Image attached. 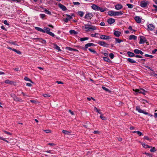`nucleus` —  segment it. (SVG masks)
<instances>
[{
    "label": "nucleus",
    "mask_w": 157,
    "mask_h": 157,
    "mask_svg": "<svg viewBox=\"0 0 157 157\" xmlns=\"http://www.w3.org/2000/svg\"><path fill=\"white\" fill-rule=\"evenodd\" d=\"M84 27L86 32L90 31V29L96 30L97 29L96 27L95 26L88 24L85 25Z\"/></svg>",
    "instance_id": "obj_1"
},
{
    "label": "nucleus",
    "mask_w": 157,
    "mask_h": 157,
    "mask_svg": "<svg viewBox=\"0 0 157 157\" xmlns=\"http://www.w3.org/2000/svg\"><path fill=\"white\" fill-rule=\"evenodd\" d=\"M136 93V94L140 93V94H142L144 95H145L146 93L147 92V91L145 90L144 89L140 88V89H136L135 90H133Z\"/></svg>",
    "instance_id": "obj_2"
},
{
    "label": "nucleus",
    "mask_w": 157,
    "mask_h": 157,
    "mask_svg": "<svg viewBox=\"0 0 157 157\" xmlns=\"http://www.w3.org/2000/svg\"><path fill=\"white\" fill-rule=\"evenodd\" d=\"M11 97L13 98L14 101L20 102H22L23 101L22 100V99L20 98L17 97L14 94L11 95Z\"/></svg>",
    "instance_id": "obj_3"
},
{
    "label": "nucleus",
    "mask_w": 157,
    "mask_h": 157,
    "mask_svg": "<svg viewBox=\"0 0 157 157\" xmlns=\"http://www.w3.org/2000/svg\"><path fill=\"white\" fill-rule=\"evenodd\" d=\"M136 109L137 111L139 113H144L145 115H148L149 116L150 114H148V113L145 111H144L143 110L141 109L140 107L139 106H137L136 107Z\"/></svg>",
    "instance_id": "obj_4"
},
{
    "label": "nucleus",
    "mask_w": 157,
    "mask_h": 157,
    "mask_svg": "<svg viewBox=\"0 0 157 157\" xmlns=\"http://www.w3.org/2000/svg\"><path fill=\"white\" fill-rule=\"evenodd\" d=\"M139 37L140 38V44H144L147 41L146 38L144 36H140Z\"/></svg>",
    "instance_id": "obj_5"
},
{
    "label": "nucleus",
    "mask_w": 157,
    "mask_h": 157,
    "mask_svg": "<svg viewBox=\"0 0 157 157\" xmlns=\"http://www.w3.org/2000/svg\"><path fill=\"white\" fill-rule=\"evenodd\" d=\"M147 1H142L141 2L140 6L143 8H145L148 4Z\"/></svg>",
    "instance_id": "obj_6"
},
{
    "label": "nucleus",
    "mask_w": 157,
    "mask_h": 157,
    "mask_svg": "<svg viewBox=\"0 0 157 157\" xmlns=\"http://www.w3.org/2000/svg\"><path fill=\"white\" fill-rule=\"evenodd\" d=\"M155 28V26L152 24H149L147 25V29L149 31H152Z\"/></svg>",
    "instance_id": "obj_7"
},
{
    "label": "nucleus",
    "mask_w": 157,
    "mask_h": 157,
    "mask_svg": "<svg viewBox=\"0 0 157 157\" xmlns=\"http://www.w3.org/2000/svg\"><path fill=\"white\" fill-rule=\"evenodd\" d=\"M91 8L96 11H99L100 7L95 4H93L91 6Z\"/></svg>",
    "instance_id": "obj_8"
},
{
    "label": "nucleus",
    "mask_w": 157,
    "mask_h": 157,
    "mask_svg": "<svg viewBox=\"0 0 157 157\" xmlns=\"http://www.w3.org/2000/svg\"><path fill=\"white\" fill-rule=\"evenodd\" d=\"M98 44L101 46L105 47H107V46L108 45V44H106L105 42L104 41H99L98 42Z\"/></svg>",
    "instance_id": "obj_9"
},
{
    "label": "nucleus",
    "mask_w": 157,
    "mask_h": 157,
    "mask_svg": "<svg viewBox=\"0 0 157 157\" xmlns=\"http://www.w3.org/2000/svg\"><path fill=\"white\" fill-rule=\"evenodd\" d=\"M58 5L59 7L63 10L65 11L67 10V8L65 6H64L62 4H61L59 3Z\"/></svg>",
    "instance_id": "obj_10"
},
{
    "label": "nucleus",
    "mask_w": 157,
    "mask_h": 157,
    "mask_svg": "<svg viewBox=\"0 0 157 157\" xmlns=\"http://www.w3.org/2000/svg\"><path fill=\"white\" fill-rule=\"evenodd\" d=\"M100 38L103 40H107L109 38H110L109 36L104 35H101L100 36Z\"/></svg>",
    "instance_id": "obj_11"
},
{
    "label": "nucleus",
    "mask_w": 157,
    "mask_h": 157,
    "mask_svg": "<svg viewBox=\"0 0 157 157\" xmlns=\"http://www.w3.org/2000/svg\"><path fill=\"white\" fill-rule=\"evenodd\" d=\"M115 22V19L112 18H110L108 19L107 22L110 25L112 24L113 23H114Z\"/></svg>",
    "instance_id": "obj_12"
},
{
    "label": "nucleus",
    "mask_w": 157,
    "mask_h": 157,
    "mask_svg": "<svg viewBox=\"0 0 157 157\" xmlns=\"http://www.w3.org/2000/svg\"><path fill=\"white\" fill-rule=\"evenodd\" d=\"M134 52L136 54H140L142 55L144 54V52H143L137 49H135L134 50Z\"/></svg>",
    "instance_id": "obj_13"
},
{
    "label": "nucleus",
    "mask_w": 157,
    "mask_h": 157,
    "mask_svg": "<svg viewBox=\"0 0 157 157\" xmlns=\"http://www.w3.org/2000/svg\"><path fill=\"white\" fill-rule=\"evenodd\" d=\"M93 16L92 14L91 13H89L88 14H86L85 17L84 18L86 19H88L89 18L91 19L92 17Z\"/></svg>",
    "instance_id": "obj_14"
},
{
    "label": "nucleus",
    "mask_w": 157,
    "mask_h": 157,
    "mask_svg": "<svg viewBox=\"0 0 157 157\" xmlns=\"http://www.w3.org/2000/svg\"><path fill=\"white\" fill-rule=\"evenodd\" d=\"M67 15L68 16V17L66 18L64 20V22L66 23L70 19L72 18L71 16L68 15Z\"/></svg>",
    "instance_id": "obj_15"
},
{
    "label": "nucleus",
    "mask_w": 157,
    "mask_h": 157,
    "mask_svg": "<svg viewBox=\"0 0 157 157\" xmlns=\"http://www.w3.org/2000/svg\"><path fill=\"white\" fill-rule=\"evenodd\" d=\"M108 14L111 16H116V11H111L108 12Z\"/></svg>",
    "instance_id": "obj_16"
},
{
    "label": "nucleus",
    "mask_w": 157,
    "mask_h": 157,
    "mask_svg": "<svg viewBox=\"0 0 157 157\" xmlns=\"http://www.w3.org/2000/svg\"><path fill=\"white\" fill-rule=\"evenodd\" d=\"M135 20L138 23H140L141 22V19L139 16H136L135 17Z\"/></svg>",
    "instance_id": "obj_17"
},
{
    "label": "nucleus",
    "mask_w": 157,
    "mask_h": 157,
    "mask_svg": "<svg viewBox=\"0 0 157 157\" xmlns=\"http://www.w3.org/2000/svg\"><path fill=\"white\" fill-rule=\"evenodd\" d=\"M114 35L117 37H119L121 34V33L118 31H115L114 32Z\"/></svg>",
    "instance_id": "obj_18"
},
{
    "label": "nucleus",
    "mask_w": 157,
    "mask_h": 157,
    "mask_svg": "<svg viewBox=\"0 0 157 157\" xmlns=\"http://www.w3.org/2000/svg\"><path fill=\"white\" fill-rule=\"evenodd\" d=\"M122 8L123 6L121 4H117L115 6V9L117 10H120Z\"/></svg>",
    "instance_id": "obj_19"
},
{
    "label": "nucleus",
    "mask_w": 157,
    "mask_h": 157,
    "mask_svg": "<svg viewBox=\"0 0 157 157\" xmlns=\"http://www.w3.org/2000/svg\"><path fill=\"white\" fill-rule=\"evenodd\" d=\"M35 29L43 33H45L44 30L40 27H35Z\"/></svg>",
    "instance_id": "obj_20"
},
{
    "label": "nucleus",
    "mask_w": 157,
    "mask_h": 157,
    "mask_svg": "<svg viewBox=\"0 0 157 157\" xmlns=\"http://www.w3.org/2000/svg\"><path fill=\"white\" fill-rule=\"evenodd\" d=\"M127 54L129 57H133L135 56V55L133 53L129 51L127 52Z\"/></svg>",
    "instance_id": "obj_21"
},
{
    "label": "nucleus",
    "mask_w": 157,
    "mask_h": 157,
    "mask_svg": "<svg viewBox=\"0 0 157 157\" xmlns=\"http://www.w3.org/2000/svg\"><path fill=\"white\" fill-rule=\"evenodd\" d=\"M129 39L130 40L132 39L136 40L137 39V37L134 35H131L130 36Z\"/></svg>",
    "instance_id": "obj_22"
},
{
    "label": "nucleus",
    "mask_w": 157,
    "mask_h": 157,
    "mask_svg": "<svg viewBox=\"0 0 157 157\" xmlns=\"http://www.w3.org/2000/svg\"><path fill=\"white\" fill-rule=\"evenodd\" d=\"M44 30L45 33L47 34H48V33L50 32V30L49 28L46 27H44Z\"/></svg>",
    "instance_id": "obj_23"
},
{
    "label": "nucleus",
    "mask_w": 157,
    "mask_h": 157,
    "mask_svg": "<svg viewBox=\"0 0 157 157\" xmlns=\"http://www.w3.org/2000/svg\"><path fill=\"white\" fill-rule=\"evenodd\" d=\"M127 60L129 63H136V61L134 59H131V58H128L127 59Z\"/></svg>",
    "instance_id": "obj_24"
},
{
    "label": "nucleus",
    "mask_w": 157,
    "mask_h": 157,
    "mask_svg": "<svg viewBox=\"0 0 157 157\" xmlns=\"http://www.w3.org/2000/svg\"><path fill=\"white\" fill-rule=\"evenodd\" d=\"M38 41H39V42H41L43 44H45L46 43V40H43L41 38H40L39 39V40Z\"/></svg>",
    "instance_id": "obj_25"
},
{
    "label": "nucleus",
    "mask_w": 157,
    "mask_h": 157,
    "mask_svg": "<svg viewBox=\"0 0 157 157\" xmlns=\"http://www.w3.org/2000/svg\"><path fill=\"white\" fill-rule=\"evenodd\" d=\"M123 13L122 11H116V16H121L123 15Z\"/></svg>",
    "instance_id": "obj_26"
},
{
    "label": "nucleus",
    "mask_w": 157,
    "mask_h": 157,
    "mask_svg": "<svg viewBox=\"0 0 157 157\" xmlns=\"http://www.w3.org/2000/svg\"><path fill=\"white\" fill-rule=\"evenodd\" d=\"M142 145L143 147L145 148H150L151 147V146H149L145 144H144L142 143Z\"/></svg>",
    "instance_id": "obj_27"
},
{
    "label": "nucleus",
    "mask_w": 157,
    "mask_h": 157,
    "mask_svg": "<svg viewBox=\"0 0 157 157\" xmlns=\"http://www.w3.org/2000/svg\"><path fill=\"white\" fill-rule=\"evenodd\" d=\"M103 58L105 61L109 62L110 61L109 58L107 57H103Z\"/></svg>",
    "instance_id": "obj_28"
},
{
    "label": "nucleus",
    "mask_w": 157,
    "mask_h": 157,
    "mask_svg": "<svg viewBox=\"0 0 157 157\" xmlns=\"http://www.w3.org/2000/svg\"><path fill=\"white\" fill-rule=\"evenodd\" d=\"M70 33L71 34L76 35L77 34V33L74 30H71L70 31Z\"/></svg>",
    "instance_id": "obj_29"
},
{
    "label": "nucleus",
    "mask_w": 157,
    "mask_h": 157,
    "mask_svg": "<svg viewBox=\"0 0 157 157\" xmlns=\"http://www.w3.org/2000/svg\"><path fill=\"white\" fill-rule=\"evenodd\" d=\"M44 12L46 14H49V15H51V13L50 11H49L48 10L46 9H44Z\"/></svg>",
    "instance_id": "obj_30"
},
{
    "label": "nucleus",
    "mask_w": 157,
    "mask_h": 157,
    "mask_svg": "<svg viewBox=\"0 0 157 157\" xmlns=\"http://www.w3.org/2000/svg\"><path fill=\"white\" fill-rule=\"evenodd\" d=\"M5 83H6V84L11 85L13 84V82L9 80H5Z\"/></svg>",
    "instance_id": "obj_31"
},
{
    "label": "nucleus",
    "mask_w": 157,
    "mask_h": 157,
    "mask_svg": "<svg viewBox=\"0 0 157 157\" xmlns=\"http://www.w3.org/2000/svg\"><path fill=\"white\" fill-rule=\"evenodd\" d=\"M106 8H101L100 7L99 11H100V12H104V11L106 10Z\"/></svg>",
    "instance_id": "obj_32"
},
{
    "label": "nucleus",
    "mask_w": 157,
    "mask_h": 157,
    "mask_svg": "<svg viewBox=\"0 0 157 157\" xmlns=\"http://www.w3.org/2000/svg\"><path fill=\"white\" fill-rule=\"evenodd\" d=\"M89 39V38L87 37H83L81 38L80 40L81 41H83L86 40H87Z\"/></svg>",
    "instance_id": "obj_33"
},
{
    "label": "nucleus",
    "mask_w": 157,
    "mask_h": 157,
    "mask_svg": "<svg viewBox=\"0 0 157 157\" xmlns=\"http://www.w3.org/2000/svg\"><path fill=\"white\" fill-rule=\"evenodd\" d=\"M62 132L63 133H64L65 134H66V135H69L70 133V132H69L68 131L64 130H63L62 131Z\"/></svg>",
    "instance_id": "obj_34"
},
{
    "label": "nucleus",
    "mask_w": 157,
    "mask_h": 157,
    "mask_svg": "<svg viewBox=\"0 0 157 157\" xmlns=\"http://www.w3.org/2000/svg\"><path fill=\"white\" fill-rule=\"evenodd\" d=\"M126 6L128 7V8L130 9H132L133 7V5L130 4H127Z\"/></svg>",
    "instance_id": "obj_35"
},
{
    "label": "nucleus",
    "mask_w": 157,
    "mask_h": 157,
    "mask_svg": "<svg viewBox=\"0 0 157 157\" xmlns=\"http://www.w3.org/2000/svg\"><path fill=\"white\" fill-rule=\"evenodd\" d=\"M94 110L96 111V112H98V113L100 114H102V113L100 112V110L98 109L96 107H94Z\"/></svg>",
    "instance_id": "obj_36"
},
{
    "label": "nucleus",
    "mask_w": 157,
    "mask_h": 157,
    "mask_svg": "<svg viewBox=\"0 0 157 157\" xmlns=\"http://www.w3.org/2000/svg\"><path fill=\"white\" fill-rule=\"evenodd\" d=\"M78 14L81 17H82L84 14V13L83 12L79 11L78 12Z\"/></svg>",
    "instance_id": "obj_37"
},
{
    "label": "nucleus",
    "mask_w": 157,
    "mask_h": 157,
    "mask_svg": "<svg viewBox=\"0 0 157 157\" xmlns=\"http://www.w3.org/2000/svg\"><path fill=\"white\" fill-rule=\"evenodd\" d=\"M12 50L13 51L15 52H16V53L17 54H19L20 55L21 54V52L20 51H18V50H17L16 49H12Z\"/></svg>",
    "instance_id": "obj_38"
},
{
    "label": "nucleus",
    "mask_w": 157,
    "mask_h": 157,
    "mask_svg": "<svg viewBox=\"0 0 157 157\" xmlns=\"http://www.w3.org/2000/svg\"><path fill=\"white\" fill-rule=\"evenodd\" d=\"M102 88L105 90L106 91L108 92L109 93H110L111 92V91H110L109 89H108L106 88V87H104V86H102Z\"/></svg>",
    "instance_id": "obj_39"
},
{
    "label": "nucleus",
    "mask_w": 157,
    "mask_h": 157,
    "mask_svg": "<svg viewBox=\"0 0 157 157\" xmlns=\"http://www.w3.org/2000/svg\"><path fill=\"white\" fill-rule=\"evenodd\" d=\"M90 46H91L90 45V43H89L85 44V45L84 48L85 49H87L88 48V47H90Z\"/></svg>",
    "instance_id": "obj_40"
},
{
    "label": "nucleus",
    "mask_w": 157,
    "mask_h": 157,
    "mask_svg": "<svg viewBox=\"0 0 157 157\" xmlns=\"http://www.w3.org/2000/svg\"><path fill=\"white\" fill-rule=\"evenodd\" d=\"M115 39L116 41V43H121V42H122V40H120V39H118V38H116Z\"/></svg>",
    "instance_id": "obj_41"
},
{
    "label": "nucleus",
    "mask_w": 157,
    "mask_h": 157,
    "mask_svg": "<svg viewBox=\"0 0 157 157\" xmlns=\"http://www.w3.org/2000/svg\"><path fill=\"white\" fill-rule=\"evenodd\" d=\"M88 49L90 52L94 53L95 54H97L96 52L94 50L92 49H91L90 48H89Z\"/></svg>",
    "instance_id": "obj_42"
},
{
    "label": "nucleus",
    "mask_w": 157,
    "mask_h": 157,
    "mask_svg": "<svg viewBox=\"0 0 157 157\" xmlns=\"http://www.w3.org/2000/svg\"><path fill=\"white\" fill-rule=\"evenodd\" d=\"M151 148L150 150V151L151 152H154L156 151V150L155 149V147H151Z\"/></svg>",
    "instance_id": "obj_43"
},
{
    "label": "nucleus",
    "mask_w": 157,
    "mask_h": 157,
    "mask_svg": "<svg viewBox=\"0 0 157 157\" xmlns=\"http://www.w3.org/2000/svg\"><path fill=\"white\" fill-rule=\"evenodd\" d=\"M55 48L56 50H58V51H61L60 48L56 44H55Z\"/></svg>",
    "instance_id": "obj_44"
},
{
    "label": "nucleus",
    "mask_w": 157,
    "mask_h": 157,
    "mask_svg": "<svg viewBox=\"0 0 157 157\" xmlns=\"http://www.w3.org/2000/svg\"><path fill=\"white\" fill-rule=\"evenodd\" d=\"M24 79L26 81H29L31 83H33L32 81L27 77H25Z\"/></svg>",
    "instance_id": "obj_45"
},
{
    "label": "nucleus",
    "mask_w": 157,
    "mask_h": 157,
    "mask_svg": "<svg viewBox=\"0 0 157 157\" xmlns=\"http://www.w3.org/2000/svg\"><path fill=\"white\" fill-rule=\"evenodd\" d=\"M48 34L49 35H50L52 36L53 37H55V34L53 33H52V32H49L48 33Z\"/></svg>",
    "instance_id": "obj_46"
},
{
    "label": "nucleus",
    "mask_w": 157,
    "mask_h": 157,
    "mask_svg": "<svg viewBox=\"0 0 157 157\" xmlns=\"http://www.w3.org/2000/svg\"><path fill=\"white\" fill-rule=\"evenodd\" d=\"M43 96L44 97H46V98H48L51 96L49 94H43Z\"/></svg>",
    "instance_id": "obj_47"
},
{
    "label": "nucleus",
    "mask_w": 157,
    "mask_h": 157,
    "mask_svg": "<svg viewBox=\"0 0 157 157\" xmlns=\"http://www.w3.org/2000/svg\"><path fill=\"white\" fill-rule=\"evenodd\" d=\"M101 115L100 116V118L103 120H106V119L105 117L103 116H102V114H101Z\"/></svg>",
    "instance_id": "obj_48"
},
{
    "label": "nucleus",
    "mask_w": 157,
    "mask_h": 157,
    "mask_svg": "<svg viewBox=\"0 0 157 157\" xmlns=\"http://www.w3.org/2000/svg\"><path fill=\"white\" fill-rule=\"evenodd\" d=\"M53 151H52V150H48V151H44V152H47L48 153H50L52 154H54V153L53 152Z\"/></svg>",
    "instance_id": "obj_49"
},
{
    "label": "nucleus",
    "mask_w": 157,
    "mask_h": 157,
    "mask_svg": "<svg viewBox=\"0 0 157 157\" xmlns=\"http://www.w3.org/2000/svg\"><path fill=\"white\" fill-rule=\"evenodd\" d=\"M109 56L111 59H112L114 57V54L112 53H110L109 54Z\"/></svg>",
    "instance_id": "obj_50"
},
{
    "label": "nucleus",
    "mask_w": 157,
    "mask_h": 157,
    "mask_svg": "<svg viewBox=\"0 0 157 157\" xmlns=\"http://www.w3.org/2000/svg\"><path fill=\"white\" fill-rule=\"evenodd\" d=\"M40 16L41 18L43 19L45 17L46 15L44 14H40Z\"/></svg>",
    "instance_id": "obj_51"
},
{
    "label": "nucleus",
    "mask_w": 157,
    "mask_h": 157,
    "mask_svg": "<svg viewBox=\"0 0 157 157\" xmlns=\"http://www.w3.org/2000/svg\"><path fill=\"white\" fill-rule=\"evenodd\" d=\"M144 56L146 57H149L151 58H153L154 57L152 55H148V54H145Z\"/></svg>",
    "instance_id": "obj_52"
},
{
    "label": "nucleus",
    "mask_w": 157,
    "mask_h": 157,
    "mask_svg": "<svg viewBox=\"0 0 157 157\" xmlns=\"http://www.w3.org/2000/svg\"><path fill=\"white\" fill-rule=\"evenodd\" d=\"M98 33H95V34H91V36L92 37H98L97 36H96L97 35H98Z\"/></svg>",
    "instance_id": "obj_53"
},
{
    "label": "nucleus",
    "mask_w": 157,
    "mask_h": 157,
    "mask_svg": "<svg viewBox=\"0 0 157 157\" xmlns=\"http://www.w3.org/2000/svg\"><path fill=\"white\" fill-rule=\"evenodd\" d=\"M6 134H8L9 135H12V134L10 133V132L5 131H3Z\"/></svg>",
    "instance_id": "obj_54"
},
{
    "label": "nucleus",
    "mask_w": 157,
    "mask_h": 157,
    "mask_svg": "<svg viewBox=\"0 0 157 157\" xmlns=\"http://www.w3.org/2000/svg\"><path fill=\"white\" fill-rule=\"evenodd\" d=\"M144 139H146V140H150V139L149 138V137L148 136H144Z\"/></svg>",
    "instance_id": "obj_55"
},
{
    "label": "nucleus",
    "mask_w": 157,
    "mask_h": 157,
    "mask_svg": "<svg viewBox=\"0 0 157 157\" xmlns=\"http://www.w3.org/2000/svg\"><path fill=\"white\" fill-rule=\"evenodd\" d=\"M9 43H10L12 44H13L14 45H17V44H16V42H12V41L10 42Z\"/></svg>",
    "instance_id": "obj_56"
},
{
    "label": "nucleus",
    "mask_w": 157,
    "mask_h": 157,
    "mask_svg": "<svg viewBox=\"0 0 157 157\" xmlns=\"http://www.w3.org/2000/svg\"><path fill=\"white\" fill-rule=\"evenodd\" d=\"M137 134L139 136H141L143 135L142 133V132H140V131H139L137 132Z\"/></svg>",
    "instance_id": "obj_57"
},
{
    "label": "nucleus",
    "mask_w": 157,
    "mask_h": 157,
    "mask_svg": "<svg viewBox=\"0 0 157 157\" xmlns=\"http://www.w3.org/2000/svg\"><path fill=\"white\" fill-rule=\"evenodd\" d=\"M3 23L4 24H5L6 25H9V24L8 23L7 21L6 20H5L3 22Z\"/></svg>",
    "instance_id": "obj_58"
},
{
    "label": "nucleus",
    "mask_w": 157,
    "mask_h": 157,
    "mask_svg": "<svg viewBox=\"0 0 157 157\" xmlns=\"http://www.w3.org/2000/svg\"><path fill=\"white\" fill-rule=\"evenodd\" d=\"M73 3L74 5H78L80 4V3H79V2H73Z\"/></svg>",
    "instance_id": "obj_59"
},
{
    "label": "nucleus",
    "mask_w": 157,
    "mask_h": 157,
    "mask_svg": "<svg viewBox=\"0 0 157 157\" xmlns=\"http://www.w3.org/2000/svg\"><path fill=\"white\" fill-rule=\"evenodd\" d=\"M68 48V50L69 51H72L73 50L77 51V50L73 49V48H70V47Z\"/></svg>",
    "instance_id": "obj_60"
},
{
    "label": "nucleus",
    "mask_w": 157,
    "mask_h": 157,
    "mask_svg": "<svg viewBox=\"0 0 157 157\" xmlns=\"http://www.w3.org/2000/svg\"><path fill=\"white\" fill-rule=\"evenodd\" d=\"M48 144L52 146H54L55 145V144H54L51 143H48Z\"/></svg>",
    "instance_id": "obj_61"
},
{
    "label": "nucleus",
    "mask_w": 157,
    "mask_h": 157,
    "mask_svg": "<svg viewBox=\"0 0 157 157\" xmlns=\"http://www.w3.org/2000/svg\"><path fill=\"white\" fill-rule=\"evenodd\" d=\"M0 139L3 140L4 141H5L7 142H8L7 140H5V138H3L2 137H1L0 136Z\"/></svg>",
    "instance_id": "obj_62"
},
{
    "label": "nucleus",
    "mask_w": 157,
    "mask_h": 157,
    "mask_svg": "<svg viewBox=\"0 0 157 157\" xmlns=\"http://www.w3.org/2000/svg\"><path fill=\"white\" fill-rule=\"evenodd\" d=\"M157 51V49H155L152 52V54H155Z\"/></svg>",
    "instance_id": "obj_63"
},
{
    "label": "nucleus",
    "mask_w": 157,
    "mask_h": 157,
    "mask_svg": "<svg viewBox=\"0 0 157 157\" xmlns=\"http://www.w3.org/2000/svg\"><path fill=\"white\" fill-rule=\"evenodd\" d=\"M100 25L102 26H104L105 25V23L104 22H102L100 23Z\"/></svg>",
    "instance_id": "obj_64"
}]
</instances>
